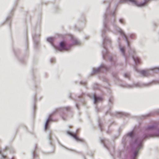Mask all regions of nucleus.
Wrapping results in <instances>:
<instances>
[{
  "label": "nucleus",
  "mask_w": 159,
  "mask_h": 159,
  "mask_svg": "<svg viewBox=\"0 0 159 159\" xmlns=\"http://www.w3.org/2000/svg\"><path fill=\"white\" fill-rule=\"evenodd\" d=\"M94 102L95 104L98 101H101L102 100V99L101 98L97 97L95 95H94Z\"/></svg>",
  "instance_id": "obj_3"
},
{
  "label": "nucleus",
  "mask_w": 159,
  "mask_h": 159,
  "mask_svg": "<svg viewBox=\"0 0 159 159\" xmlns=\"http://www.w3.org/2000/svg\"><path fill=\"white\" fill-rule=\"evenodd\" d=\"M119 32H120V34H121V35H124L125 37L126 38V41L127 42V43H128V44H129V43H128V41L127 39L126 38V37L124 32L121 30H120V31H119Z\"/></svg>",
  "instance_id": "obj_7"
},
{
  "label": "nucleus",
  "mask_w": 159,
  "mask_h": 159,
  "mask_svg": "<svg viewBox=\"0 0 159 159\" xmlns=\"http://www.w3.org/2000/svg\"><path fill=\"white\" fill-rule=\"evenodd\" d=\"M50 120V119H48L46 121V122L45 125V129L46 130L48 128V123Z\"/></svg>",
  "instance_id": "obj_6"
},
{
  "label": "nucleus",
  "mask_w": 159,
  "mask_h": 159,
  "mask_svg": "<svg viewBox=\"0 0 159 159\" xmlns=\"http://www.w3.org/2000/svg\"><path fill=\"white\" fill-rule=\"evenodd\" d=\"M120 50H121V51L123 53H124V48H120Z\"/></svg>",
  "instance_id": "obj_12"
},
{
  "label": "nucleus",
  "mask_w": 159,
  "mask_h": 159,
  "mask_svg": "<svg viewBox=\"0 0 159 159\" xmlns=\"http://www.w3.org/2000/svg\"><path fill=\"white\" fill-rule=\"evenodd\" d=\"M2 157L3 158H5L6 157V156L3 155V154H2Z\"/></svg>",
  "instance_id": "obj_15"
},
{
  "label": "nucleus",
  "mask_w": 159,
  "mask_h": 159,
  "mask_svg": "<svg viewBox=\"0 0 159 159\" xmlns=\"http://www.w3.org/2000/svg\"><path fill=\"white\" fill-rule=\"evenodd\" d=\"M120 22L121 23H123V20L122 19H120Z\"/></svg>",
  "instance_id": "obj_14"
},
{
  "label": "nucleus",
  "mask_w": 159,
  "mask_h": 159,
  "mask_svg": "<svg viewBox=\"0 0 159 159\" xmlns=\"http://www.w3.org/2000/svg\"><path fill=\"white\" fill-rule=\"evenodd\" d=\"M138 152V151H135L134 152V156L136 157L137 155Z\"/></svg>",
  "instance_id": "obj_11"
},
{
  "label": "nucleus",
  "mask_w": 159,
  "mask_h": 159,
  "mask_svg": "<svg viewBox=\"0 0 159 159\" xmlns=\"http://www.w3.org/2000/svg\"><path fill=\"white\" fill-rule=\"evenodd\" d=\"M133 58L136 64L139 63H140V60L138 57H133Z\"/></svg>",
  "instance_id": "obj_5"
},
{
  "label": "nucleus",
  "mask_w": 159,
  "mask_h": 159,
  "mask_svg": "<svg viewBox=\"0 0 159 159\" xmlns=\"http://www.w3.org/2000/svg\"><path fill=\"white\" fill-rule=\"evenodd\" d=\"M68 134L70 135L73 137L77 141H81L82 142H84V139H82L80 138L78 136H77L76 134H72V133L70 132H69Z\"/></svg>",
  "instance_id": "obj_1"
},
{
  "label": "nucleus",
  "mask_w": 159,
  "mask_h": 159,
  "mask_svg": "<svg viewBox=\"0 0 159 159\" xmlns=\"http://www.w3.org/2000/svg\"><path fill=\"white\" fill-rule=\"evenodd\" d=\"M14 159V158L13 157L12 159Z\"/></svg>",
  "instance_id": "obj_19"
},
{
  "label": "nucleus",
  "mask_w": 159,
  "mask_h": 159,
  "mask_svg": "<svg viewBox=\"0 0 159 159\" xmlns=\"http://www.w3.org/2000/svg\"><path fill=\"white\" fill-rule=\"evenodd\" d=\"M47 40L48 42L51 43L52 45L53 46V43L54 41V39L52 37H49L47 39Z\"/></svg>",
  "instance_id": "obj_4"
},
{
  "label": "nucleus",
  "mask_w": 159,
  "mask_h": 159,
  "mask_svg": "<svg viewBox=\"0 0 159 159\" xmlns=\"http://www.w3.org/2000/svg\"><path fill=\"white\" fill-rule=\"evenodd\" d=\"M144 4H141V6H143Z\"/></svg>",
  "instance_id": "obj_16"
},
{
  "label": "nucleus",
  "mask_w": 159,
  "mask_h": 159,
  "mask_svg": "<svg viewBox=\"0 0 159 159\" xmlns=\"http://www.w3.org/2000/svg\"><path fill=\"white\" fill-rule=\"evenodd\" d=\"M66 43L62 41L61 42L60 44V47L58 50L60 51L66 50Z\"/></svg>",
  "instance_id": "obj_2"
},
{
  "label": "nucleus",
  "mask_w": 159,
  "mask_h": 159,
  "mask_svg": "<svg viewBox=\"0 0 159 159\" xmlns=\"http://www.w3.org/2000/svg\"><path fill=\"white\" fill-rule=\"evenodd\" d=\"M141 72L144 76H147V71L145 70H142L141 71Z\"/></svg>",
  "instance_id": "obj_8"
},
{
  "label": "nucleus",
  "mask_w": 159,
  "mask_h": 159,
  "mask_svg": "<svg viewBox=\"0 0 159 159\" xmlns=\"http://www.w3.org/2000/svg\"><path fill=\"white\" fill-rule=\"evenodd\" d=\"M141 145H142V143H141V142H139V143L138 144V148H140V147L141 146Z\"/></svg>",
  "instance_id": "obj_13"
},
{
  "label": "nucleus",
  "mask_w": 159,
  "mask_h": 159,
  "mask_svg": "<svg viewBox=\"0 0 159 159\" xmlns=\"http://www.w3.org/2000/svg\"><path fill=\"white\" fill-rule=\"evenodd\" d=\"M124 75L125 77L127 78H129L130 77L129 75L127 73L125 74Z\"/></svg>",
  "instance_id": "obj_9"
},
{
  "label": "nucleus",
  "mask_w": 159,
  "mask_h": 159,
  "mask_svg": "<svg viewBox=\"0 0 159 159\" xmlns=\"http://www.w3.org/2000/svg\"><path fill=\"white\" fill-rule=\"evenodd\" d=\"M157 69L158 70H159V68H157Z\"/></svg>",
  "instance_id": "obj_18"
},
{
  "label": "nucleus",
  "mask_w": 159,
  "mask_h": 159,
  "mask_svg": "<svg viewBox=\"0 0 159 159\" xmlns=\"http://www.w3.org/2000/svg\"><path fill=\"white\" fill-rule=\"evenodd\" d=\"M133 134H134V132H131L129 133L128 135H129V136L130 137H131L133 135Z\"/></svg>",
  "instance_id": "obj_10"
},
{
  "label": "nucleus",
  "mask_w": 159,
  "mask_h": 159,
  "mask_svg": "<svg viewBox=\"0 0 159 159\" xmlns=\"http://www.w3.org/2000/svg\"><path fill=\"white\" fill-rule=\"evenodd\" d=\"M99 70H100V69H98V71H99Z\"/></svg>",
  "instance_id": "obj_17"
}]
</instances>
